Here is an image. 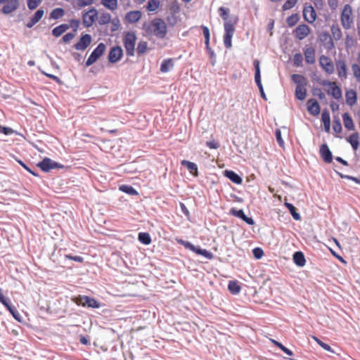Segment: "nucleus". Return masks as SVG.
Returning <instances> with one entry per match:
<instances>
[{
    "label": "nucleus",
    "instance_id": "nucleus-1",
    "mask_svg": "<svg viewBox=\"0 0 360 360\" xmlns=\"http://www.w3.org/2000/svg\"><path fill=\"white\" fill-rule=\"evenodd\" d=\"M219 15L224 20V34L223 37L224 44L226 49H231L232 46V37L235 32V27L238 22V18L236 16H229L230 10L228 8L220 7L218 9Z\"/></svg>",
    "mask_w": 360,
    "mask_h": 360
},
{
    "label": "nucleus",
    "instance_id": "nucleus-2",
    "mask_svg": "<svg viewBox=\"0 0 360 360\" xmlns=\"http://www.w3.org/2000/svg\"><path fill=\"white\" fill-rule=\"evenodd\" d=\"M146 34L155 36L159 39H164L167 34V26L161 18H154L150 22H144L142 27Z\"/></svg>",
    "mask_w": 360,
    "mask_h": 360
},
{
    "label": "nucleus",
    "instance_id": "nucleus-3",
    "mask_svg": "<svg viewBox=\"0 0 360 360\" xmlns=\"http://www.w3.org/2000/svg\"><path fill=\"white\" fill-rule=\"evenodd\" d=\"M355 14L352 6L349 4H345L340 11V22L342 28L345 30L354 27Z\"/></svg>",
    "mask_w": 360,
    "mask_h": 360
},
{
    "label": "nucleus",
    "instance_id": "nucleus-4",
    "mask_svg": "<svg viewBox=\"0 0 360 360\" xmlns=\"http://www.w3.org/2000/svg\"><path fill=\"white\" fill-rule=\"evenodd\" d=\"M136 36L134 32H128L123 39V44L128 56H134Z\"/></svg>",
    "mask_w": 360,
    "mask_h": 360
},
{
    "label": "nucleus",
    "instance_id": "nucleus-5",
    "mask_svg": "<svg viewBox=\"0 0 360 360\" xmlns=\"http://www.w3.org/2000/svg\"><path fill=\"white\" fill-rule=\"evenodd\" d=\"M177 243L184 245L186 248L189 249L197 255H202L208 259H212L214 257V255L210 251L205 249H201L200 248H197L193 244H191L188 241L183 240L182 239L176 240Z\"/></svg>",
    "mask_w": 360,
    "mask_h": 360
},
{
    "label": "nucleus",
    "instance_id": "nucleus-6",
    "mask_svg": "<svg viewBox=\"0 0 360 360\" xmlns=\"http://www.w3.org/2000/svg\"><path fill=\"white\" fill-rule=\"evenodd\" d=\"M0 5H2L1 12L8 15L18 8L20 2L19 0H0Z\"/></svg>",
    "mask_w": 360,
    "mask_h": 360
},
{
    "label": "nucleus",
    "instance_id": "nucleus-7",
    "mask_svg": "<svg viewBox=\"0 0 360 360\" xmlns=\"http://www.w3.org/2000/svg\"><path fill=\"white\" fill-rule=\"evenodd\" d=\"M321 84L323 86H329L326 91L327 94L331 95L335 99H340L342 97V91L340 88L337 85L336 82L328 80H323Z\"/></svg>",
    "mask_w": 360,
    "mask_h": 360
},
{
    "label": "nucleus",
    "instance_id": "nucleus-8",
    "mask_svg": "<svg viewBox=\"0 0 360 360\" xmlns=\"http://www.w3.org/2000/svg\"><path fill=\"white\" fill-rule=\"evenodd\" d=\"M106 49V46L103 43H100L93 51L86 61V65L90 66L103 55Z\"/></svg>",
    "mask_w": 360,
    "mask_h": 360
},
{
    "label": "nucleus",
    "instance_id": "nucleus-9",
    "mask_svg": "<svg viewBox=\"0 0 360 360\" xmlns=\"http://www.w3.org/2000/svg\"><path fill=\"white\" fill-rule=\"evenodd\" d=\"M311 32V28L307 24L302 23L293 30L292 34L297 39L301 41L307 38Z\"/></svg>",
    "mask_w": 360,
    "mask_h": 360
},
{
    "label": "nucleus",
    "instance_id": "nucleus-10",
    "mask_svg": "<svg viewBox=\"0 0 360 360\" xmlns=\"http://www.w3.org/2000/svg\"><path fill=\"white\" fill-rule=\"evenodd\" d=\"M96 19H98V11L94 8H90L82 15V23L85 27H91Z\"/></svg>",
    "mask_w": 360,
    "mask_h": 360
},
{
    "label": "nucleus",
    "instance_id": "nucleus-11",
    "mask_svg": "<svg viewBox=\"0 0 360 360\" xmlns=\"http://www.w3.org/2000/svg\"><path fill=\"white\" fill-rule=\"evenodd\" d=\"M302 15L304 20L309 24H313L317 18L314 8L311 4H308L304 5Z\"/></svg>",
    "mask_w": 360,
    "mask_h": 360
},
{
    "label": "nucleus",
    "instance_id": "nucleus-12",
    "mask_svg": "<svg viewBox=\"0 0 360 360\" xmlns=\"http://www.w3.org/2000/svg\"><path fill=\"white\" fill-rule=\"evenodd\" d=\"M319 61L320 66L326 73L332 75L334 72V64L328 56L321 55L319 58Z\"/></svg>",
    "mask_w": 360,
    "mask_h": 360
},
{
    "label": "nucleus",
    "instance_id": "nucleus-13",
    "mask_svg": "<svg viewBox=\"0 0 360 360\" xmlns=\"http://www.w3.org/2000/svg\"><path fill=\"white\" fill-rule=\"evenodd\" d=\"M253 65L255 68V82L259 89V92L261 94V96L266 100V97L265 95V93L264 91L263 86L261 81V74H260V67H259V60L256 59L253 61Z\"/></svg>",
    "mask_w": 360,
    "mask_h": 360
},
{
    "label": "nucleus",
    "instance_id": "nucleus-14",
    "mask_svg": "<svg viewBox=\"0 0 360 360\" xmlns=\"http://www.w3.org/2000/svg\"><path fill=\"white\" fill-rule=\"evenodd\" d=\"M37 166L44 172H49L51 169L63 167V165L51 160L49 158L43 159L42 161L37 164Z\"/></svg>",
    "mask_w": 360,
    "mask_h": 360
},
{
    "label": "nucleus",
    "instance_id": "nucleus-15",
    "mask_svg": "<svg viewBox=\"0 0 360 360\" xmlns=\"http://www.w3.org/2000/svg\"><path fill=\"white\" fill-rule=\"evenodd\" d=\"M92 37L89 34L82 35L79 40L74 45L77 51H84L91 43Z\"/></svg>",
    "mask_w": 360,
    "mask_h": 360
},
{
    "label": "nucleus",
    "instance_id": "nucleus-16",
    "mask_svg": "<svg viewBox=\"0 0 360 360\" xmlns=\"http://www.w3.org/2000/svg\"><path fill=\"white\" fill-rule=\"evenodd\" d=\"M335 66L337 75L341 79H346L347 78V68L345 60H338L335 61Z\"/></svg>",
    "mask_w": 360,
    "mask_h": 360
},
{
    "label": "nucleus",
    "instance_id": "nucleus-17",
    "mask_svg": "<svg viewBox=\"0 0 360 360\" xmlns=\"http://www.w3.org/2000/svg\"><path fill=\"white\" fill-rule=\"evenodd\" d=\"M0 302L5 306V307L9 311V312L13 316L16 320H19L20 314L16 309L13 307L9 302L8 298H6L3 293L0 294Z\"/></svg>",
    "mask_w": 360,
    "mask_h": 360
},
{
    "label": "nucleus",
    "instance_id": "nucleus-18",
    "mask_svg": "<svg viewBox=\"0 0 360 360\" xmlns=\"http://www.w3.org/2000/svg\"><path fill=\"white\" fill-rule=\"evenodd\" d=\"M122 56V49L120 46H115L110 51L108 60L110 63H115L117 62Z\"/></svg>",
    "mask_w": 360,
    "mask_h": 360
},
{
    "label": "nucleus",
    "instance_id": "nucleus-19",
    "mask_svg": "<svg viewBox=\"0 0 360 360\" xmlns=\"http://www.w3.org/2000/svg\"><path fill=\"white\" fill-rule=\"evenodd\" d=\"M304 59L307 63L313 65L316 62V51L315 49L311 47H306L304 50Z\"/></svg>",
    "mask_w": 360,
    "mask_h": 360
},
{
    "label": "nucleus",
    "instance_id": "nucleus-20",
    "mask_svg": "<svg viewBox=\"0 0 360 360\" xmlns=\"http://www.w3.org/2000/svg\"><path fill=\"white\" fill-rule=\"evenodd\" d=\"M308 112L314 115H318L320 113V105L315 99H309L307 103Z\"/></svg>",
    "mask_w": 360,
    "mask_h": 360
},
{
    "label": "nucleus",
    "instance_id": "nucleus-21",
    "mask_svg": "<svg viewBox=\"0 0 360 360\" xmlns=\"http://www.w3.org/2000/svg\"><path fill=\"white\" fill-rule=\"evenodd\" d=\"M44 11L41 8L37 10L34 14L30 18L26 24V27L28 28L32 27L37 24L44 16Z\"/></svg>",
    "mask_w": 360,
    "mask_h": 360
},
{
    "label": "nucleus",
    "instance_id": "nucleus-22",
    "mask_svg": "<svg viewBox=\"0 0 360 360\" xmlns=\"http://www.w3.org/2000/svg\"><path fill=\"white\" fill-rule=\"evenodd\" d=\"M320 155L324 162L330 163L333 160L332 153L326 143H323L320 147Z\"/></svg>",
    "mask_w": 360,
    "mask_h": 360
},
{
    "label": "nucleus",
    "instance_id": "nucleus-23",
    "mask_svg": "<svg viewBox=\"0 0 360 360\" xmlns=\"http://www.w3.org/2000/svg\"><path fill=\"white\" fill-rule=\"evenodd\" d=\"M141 18V12L139 11H131L126 14V20L131 23L137 22Z\"/></svg>",
    "mask_w": 360,
    "mask_h": 360
},
{
    "label": "nucleus",
    "instance_id": "nucleus-24",
    "mask_svg": "<svg viewBox=\"0 0 360 360\" xmlns=\"http://www.w3.org/2000/svg\"><path fill=\"white\" fill-rule=\"evenodd\" d=\"M224 174L236 184H241L243 182L242 178L233 171L226 169L224 172Z\"/></svg>",
    "mask_w": 360,
    "mask_h": 360
},
{
    "label": "nucleus",
    "instance_id": "nucleus-25",
    "mask_svg": "<svg viewBox=\"0 0 360 360\" xmlns=\"http://www.w3.org/2000/svg\"><path fill=\"white\" fill-rule=\"evenodd\" d=\"M181 164L183 166L186 167V168L188 169L191 174H192L195 176H198V167L195 163L190 162L188 160H184L181 162Z\"/></svg>",
    "mask_w": 360,
    "mask_h": 360
},
{
    "label": "nucleus",
    "instance_id": "nucleus-26",
    "mask_svg": "<svg viewBox=\"0 0 360 360\" xmlns=\"http://www.w3.org/2000/svg\"><path fill=\"white\" fill-rule=\"evenodd\" d=\"M345 98H346L347 103L349 105L352 106L356 102V100H357L356 92L353 89L348 90L345 93Z\"/></svg>",
    "mask_w": 360,
    "mask_h": 360
},
{
    "label": "nucleus",
    "instance_id": "nucleus-27",
    "mask_svg": "<svg viewBox=\"0 0 360 360\" xmlns=\"http://www.w3.org/2000/svg\"><path fill=\"white\" fill-rule=\"evenodd\" d=\"M306 86L307 85L296 86L295 96L298 100L303 101L305 99L307 96Z\"/></svg>",
    "mask_w": 360,
    "mask_h": 360
},
{
    "label": "nucleus",
    "instance_id": "nucleus-28",
    "mask_svg": "<svg viewBox=\"0 0 360 360\" xmlns=\"http://www.w3.org/2000/svg\"><path fill=\"white\" fill-rule=\"evenodd\" d=\"M101 4L112 12L115 11L118 7V0H101Z\"/></svg>",
    "mask_w": 360,
    "mask_h": 360
},
{
    "label": "nucleus",
    "instance_id": "nucleus-29",
    "mask_svg": "<svg viewBox=\"0 0 360 360\" xmlns=\"http://www.w3.org/2000/svg\"><path fill=\"white\" fill-rule=\"evenodd\" d=\"M69 28L70 26L68 25L61 24L52 30V34L56 37H58L65 33Z\"/></svg>",
    "mask_w": 360,
    "mask_h": 360
},
{
    "label": "nucleus",
    "instance_id": "nucleus-30",
    "mask_svg": "<svg viewBox=\"0 0 360 360\" xmlns=\"http://www.w3.org/2000/svg\"><path fill=\"white\" fill-rule=\"evenodd\" d=\"M342 120L345 127L348 130H354V124L353 120L348 112H345L342 115Z\"/></svg>",
    "mask_w": 360,
    "mask_h": 360
},
{
    "label": "nucleus",
    "instance_id": "nucleus-31",
    "mask_svg": "<svg viewBox=\"0 0 360 360\" xmlns=\"http://www.w3.org/2000/svg\"><path fill=\"white\" fill-rule=\"evenodd\" d=\"M294 262L299 266H304L306 263V259L304 254L302 252H296L293 255Z\"/></svg>",
    "mask_w": 360,
    "mask_h": 360
},
{
    "label": "nucleus",
    "instance_id": "nucleus-32",
    "mask_svg": "<svg viewBox=\"0 0 360 360\" xmlns=\"http://www.w3.org/2000/svg\"><path fill=\"white\" fill-rule=\"evenodd\" d=\"M174 67V60L172 58H168L164 60L160 65V71L162 72H167Z\"/></svg>",
    "mask_w": 360,
    "mask_h": 360
},
{
    "label": "nucleus",
    "instance_id": "nucleus-33",
    "mask_svg": "<svg viewBox=\"0 0 360 360\" xmlns=\"http://www.w3.org/2000/svg\"><path fill=\"white\" fill-rule=\"evenodd\" d=\"M321 121L323 124L325 131L326 132H329L330 129V115L327 111L322 112Z\"/></svg>",
    "mask_w": 360,
    "mask_h": 360
},
{
    "label": "nucleus",
    "instance_id": "nucleus-34",
    "mask_svg": "<svg viewBox=\"0 0 360 360\" xmlns=\"http://www.w3.org/2000/svg\"><path fill=\"white\" fill-rule=\"evenodd\" d=\"M98 18V23L101 25H105L109 24L112 21L111 15L107 12H103L101 13Z\"/></svg>",
    "mask_w": 360,
    "mask_h": 360
},
{
    "label": "nucleus",
    "instance_id": "nucleus-35",
    "mask_svg": "<svg viewBox=\"0 0 360 360\" xmlns=\"http://www.w3.org/2000/svg\"><path fill=\"white\" fill-rule=\"evenodd\" d=\"M330 30L332 37L335 40L338 41L342 39V32L338 25H333L331 26Z\"/></svg>",
    "mask_w": 360,
    "mask_h": 360
},
{
    "label": "nucleus",
    "instance_id": "nucleus-36",
    "mask_svg": "<svg viewBox=\"0 0 360 360\" xmlns=\"http://www.w3.org/2000/svg\"><path fill=\"white\" fill-rule=\"evenodd\" d=\"M228 289L233 295L238 294L241 290L238 282L236 281H230L228 284Z\"/></svg>",
    "mask_w": 360,
    "mask_h": 360
},
{
    "label": "nucleus",
    "instance_id": "nucleus-37",
    "mask_svg": "<svg viewBox=\"0 0 360 360\" xmlns=\"http://www.w3.org/2000/svg\"><path fill=\"white\" fill-rule=\"evenodd\" d=\"M291 78L297 86L307 85V79L302 75L293 74L292 75Z\"/></svg>",
    "mask_w": 360,
    "mask_h": 360
},
{
    "label": "nucleus",
    "instance_id": "nucleus-38",
    "mask_svg": "<svg viewBox=\"0 0 360 360\" xmlns=\"http://www.w3.org/2000/svg\"><path fill=\"white\" fill-rule=\"evenodd\" d=\"M284 205L288 209L294 219L300 220V214L297 212V209L292 204L285 202Z\"/></svg>",
    "mask_w": 360,
    "mask_h": 360
},
{
    "label": "nucleus",
    "instance_id": "nucleus-39",
    "mask_svg": "<svg viewBox=\"0 0 360 360\" xmlns=\"http://www.w3.org/2000/svg\"><path fill=\"white\" fill-rule=\"evenodd\" d=\"M300 20L298 13H293L286 18V24L289 27H294Z\"/></svg>",
    "mask_w": 360,
    "mask_h": 360
},
{
    "label": "nucleus",
    "instance_id": "nucleus-40",
    "mask_svg": "<svg viewBox=\"0 0 360 360\" xmlns=\"http://www.w3.org/2000/svg\"><path fill=\"white\" fill-rule=\"evenodd\" d=\"M85 299V307H91V308H99L101 304L100 303L94 298L90 297L89 296H86Z\"/></svg>",
    "mask_w": 360,
    "mask_h": 360
},
{
    "label": "nucleus",
    "instance_id": "nucleus-41",
    "mask_svg": "<svg viewBox=\"0 0 360 360\" xmlns=\"http://www.w3.org/2000/svg\"><path fill=\"white\" fill-rule=\"evenodd\" d=\"M65 15V11L62 8H54L50 13V18L51 19H59Z\"/></svg>",
    "mask_w": 360,
    "mask_h": 360
},
{
    "label": "nucleus",
    "instance_id": "nucleus-42",
    "mask_svg": "<svg viewBox=\"0 0 360 360\" xmlns=\"http://www.w3.org/2000/svg\"><path fill=\"white\" fill-rule=\"evenodd\" d=\"M349 142L350 143L351 146L354 148V150H357L359 146V134L358 133L352 134L349 136Z\"/></svg>",
    "mask_w": 360,
    "mask_h": 360
},
{
    "label": "nucleus",
    "instance_id": "nucleus-43",
    "mask_svg": "<svg viewBox=\"0 0 360 360\" xmlns=\"http://www.w3.org/2000/svg\"><path fill=\"white\" fill-rule=\"evenodd\" d=\"M201 28L202 30L203 35L205 37V44L206 46V49L207 50H210V30L207 27L202 25Z\"/></svg>",
    "mask_w": 360,
    "mask_h": 360
},
{
    "label": "nucleus",
    "instance_id": "nucleus-44",
    "mask_svg": "<svg viewBox=\"0 0 360 360\" xmlns=\"http://www.w3.org/2000/svg\"><path fill=\"white\" fill-rule=\"evenodd\" d=\"M351 68L356 81L360 83V65L358 63H353Z\"/></svg>",
    "mask_w": 360,
    "mask_h": 360
},
{
    "label": "nucleus",
    "instance_id": "nucleus-45",
    "mask_svg": "<svg viewBox=\"0 0 360 360\" xmlns=\"http://www.w3.org/2000/svg\"><path fill=\"white\" fill-rule=\"evenodd\" d=\"M148 50V43L145 41H141L139 42L136 51L140 55L144 54Z\"/></svg>",
    "mask_w": 360,
    "mask_h": 360
},
{
    "label": "nucleus",
    "instance_id": "nucleus-46",
    "mask_svg": "<svg viewBox=\"0 0 360 360\" xmlns=\"http://www.w3.org/2000/svg\"><path fill=\"white\" fill-rule=\"evenodd\" d=\"M138 238L144 245H149L151 243L150 236L148 233H139Z\"/></svg>",
    "mask_w": 360,
    "mask_h": 360
},
{
    "label": "nucleus",
    "instance_id": "nucleus-47",
    "mask_svg": "<svg viewBox=\"0 0 360 360\" xmlns=\"http://www.w3.org/2000/svg\"><path fill=\"white\" fill-rule=\"evenodd\" d=\"M160 1L158 0H149L147 4V9L149 11H155L160 6Z\"/></svg>",
    "mask_w": 360,
    "mask_h": 360
},
{
    "label": "nucleus",
    "instance_id": "nucleus-48",
    "mask_svg": "<svg viewBox=\"0 0 360 360\" xmlns=\"http://www.w3.org/2000/svg\"><path fill=\"white\" fill-rule=\"evenodd\" d=\"M120 190L124 193H126L129 195H136L137 191L131 186L129 185H122L120 186Z\"/></svg>",
    "mask_w": 360,
    "mask_h": 360
},
{
    "label": "nucleus",
    "instance_id": "nucleus-49",
    "mask_svg": "<svg viewBox=\"0 0 360 360\" xmlns=\"http://www.w3.org/2000/svg\"><path fill=\"white\" fill-rule=\"evenodd\" d=\"M27 8L30 10L36 9L41 3L42 0H26Z\"/></svg>",
    "mask_w": 360,
    "mask_h": 360
},
{
    "label": "nucleus",
    "instance_id": "nucleus-50",
    "mask_svg": "<svg viewBox=\"0 0 360 360\" xmlns=\"http://www.w3.org/2000/svg\"><path fill=\"white\" fill-rule=\"evenodd\" d=\"M293 63L297 67L302 66L303 57L302 55L300 53H295L293 56Z\"/></svg>",
    "mask_w": 360,
    "mask_h": 360
},
{
    "label": "nucleus",
    "instance_id": "nucleus-51",
    "mask_svg": "<svg viewBox=\"0 0 360 360\" xmlns=\"http://www.w3.org/2000/svg\"><path fill=\"white\" fill-rule=\"evenodd\" d=\"M298 0H286V1L283 4L282 8L283 11H288L293 8Z\"/></svg>",
    "mask_w": 360,
    "mask_h": 360
},
{
    "label": "nucleus",
    "instance_id": "nucleus-52",
    "mask_svg": "<svg viewBox=\"0 0 360 360\" xmlns=\"http://www.w3.org/2000/svg\"><path fill=\"white\" fill-rule=\"evenodd\" d=\"M86 295H79L72 299V301L77 305L85 307V299Z\"/></svg>",
    "mask_w": 360,
    "mask_h": 360
},
{
    "label": "nucleus",
    "instance_id": "nucleus-53",
    "mask_svg": "<svg viewBox=\"0 0 360 360\" xmlns=\"http://www.w3.org/2000/svg\"><path fill=\"white\" fill-rule=\"evenodd\" d=\"M231 214H232L233 216L239 217L240 219H244L245 217V214L243 210H236V209H231L230 211Z\"/></svg>",
    "mask_w": 360,
    "mask_h": 360
},
{
    "label": "nucleus",
    "instance_id": "nucleus-54",
    "mask_svg": "<svg viewBox=\"0 0 360 360\" xmlns=\"http://www.w3.org/2000/svg\"><path fill=\"white\" fill-rule=\"evenodd\" d=\"M94 2V0H77V5L79 8H82L84 6H90L93 4Z\"/></svg>",
    "mask_w": 360,
    "mask_h": 360
},
{
    "label": "nucleus",
    "instance_id": "nucleus-55",
    "mask_svg": "<svg viewBox=\"0 0 360 360\" xmlns=\"http://www.w3.org/2000/svg\"><path fill=\"white\" fill-rule=\"evenodd\" d=\"M333 129L336 134H340L342 131V125L339 120L333 121Z\"/></svg>",
    "mask_w": 360,
    "mask_h": 360
},
{
    "label": "nucleus",
    "instance_id": "nucleus-56",
    "mask_svg": "<svg viewBox=\"0 0 360 360\" xmlns=\"http://www.w3.org/2000/svg\"><path fill=\"white\" fill-rule=\"evenodd\" d=\"M328 5L332 11H335L339 6V0H328Z\"/></svg>",
    "mask_w": 360,
    "mask_h": 360
},
{
    "label": "nucleus",
    "instance_id": "nucleus-57",
    "mask_svg": "<svg viewBox=\"0 0 360 360\" xmlns=\"http://www.w3.org/2000/svg\"><path fill=\"white\" fill-rule=\"evenodd\" d=\"M75 35L74 33H68L62 37V41L65 44H67L72 40L75 38Z\"/></svg>",
    "mask_w": 360,
    "mask_h": 360
},
{
    "label": "nucleus",
    "instance_id": "nucleus-58",
    "mask_svg": "<svg viewBox=\"0 0 360 360\" xmlns=\"http://www.w3.org/2000/svg\"><path fill=\"white\" fill-rule=\"evenodd\" d=\"M275 135H276V141L278 142V143L281 146H284V141L281 137V132L280 131V129H276V132H275Z\"/></svg>",
    "mask_w": 360,
    "mask_h": 360
},
{
    "label": "nucleus",
    "instance_id": "nucleus-59",
    "mask_svg": "<svg viewBox=\"0 0 360 360\" xmlns=\"http://www.w3.org/2000/svg\"><path fill=\"white\" fill-rule=\"evenodd\" d=\"M65 257L79 263H82L84 262V258L81 256H72L71 255H65Z\"/></svg>",
    "mask_w": 360,
    "mask_h": 360
},
{
    "label": "nucleus",
    "instance_id": "nucleus-60",
    "mask_svg": "<svg viewBox=\"0 0 360 360\" xmlns=\"http://www.w3.org/2000/svg\"><path fill=\"white\" fill-rule=\"evenodd\" d=\"M206 146L210 149H217L219 147V143L214 140L207 141Z\"/></svg>",
    "mask_w": 360,
    "mask_h": 360
},
{
    "label": "nucleus",
    "instance_id": "nucleus-61",
    "mask_svg": "<svg viewBox=\"0 0 360 360\" xmlns=\"http://www.w3.org/2000/svg\"><path fill=\"white\" fill-rule=\"evenodd\" d=\"M0 133H3L5 135H8V134L13 133V130L10 127H2L0 124Z\"/></svg>",
    "mask_w": 360,
    "mask_h": 360
},
{
    "label": "nucleus",
    "instance_id": "nucleus-62",
    "mask_svg": "<svg viewBox=\"0 0 360 360\" xmlns=\"http://www.w3.org/2000/svg\"><path fill=\"white\" fill-rule=\"evenodd\" d=\"M253 253H254V256L257 259L261 258L264 254L263 250L259 248H255L253 250Z\"/></svg>",
    "mask_w": 360,
    "mask_h": 360
},
{
    "label": "nucleus",
    "instance_id": "nucleus-63",
    "mask_svg": "<svg viewBox=\"0 0 360 360\" xmlns=\"http://www.w3.org/2000/svg\"><path fill=\"white\" fill-rule=\"evenodd\" d=\"M79 24H80V22L79 20L72 19L70 20V25H68L70 27H75V29L76 30L78 28Z\"/></svg>",
    "mask_w": 360,
    "mask_h": 360
},
{
    "label": "nucleus",
    "instance_id": "nucleus-64",
    "mask_svg": "<svg viewBox=\"0 0 360 360\" xmlns=\"http://www.w3.org/2000/svg\"><path fill=\"white\" fill-rule=\"evenodd\" d=\"M180 207H181V210L182 212L186 216H188L189 215V211L187 209L186 206L183 202H180Z\"/></svg>",
    "mask_w": 360,
    "mask_h": 360
}]
</instances>
